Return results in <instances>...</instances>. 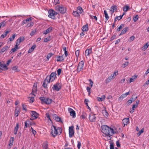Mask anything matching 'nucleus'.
<instances>
[{"instance_id":"obj_1","label":"nucleus","mask_w":149,"mask_h":149,"mask_svg":"<svg viewBox=\"0 0 149 149\" xmlns=\"http://www.w3.org/2000/svg\"><path fill=\"white\" fill-rule=\"evenodd\" d=\"M101 130L105 135H110V133H112V128L107 125L102 126L101 127Z\"/></svg>"},{"instance_id":"obj_2","label":"nucleus","mask_w":149,"mask_h":149,"mask_svg":"<svg viewBox=\"0 0 149 149\" xmlns=\"http://www.w3.org/2000/svg\"><path fill=\"white\" fill-rule=\"evenodd\" d=\"M56 10L61 14H64L66 11V8L63 6L57 5L55 7Z\"/></svg>"},{"instance_id":"obj_3","label":"nucleus","mask_w":149,"mask_h":149,"mask_svg":"<svg viewBox=\"0 0 149 149\" xmlns=\"http://www.w3.org/2000/svg\"><path fill=\"white\" fill-rule=\"evenodd\" d=\"M39 99L41 101V103L42 104H49L52 102V100L49 98L40 97Z\"/></svg>"},{"instance_id":"obj_4","label":"nucleus","mask_w":149,"mask_h":149,"mask_svg":"<svg viewBox=\"0 0 149 149\" xmlns=\"http://www.w3.org/2000/svg\"><path fill=\"white\" fill-rule=\"evenodd\" d=\"M56 72L52 73L50 76H47L45 79V81H47L48 83H49L51 81L52 82L56 78Z\"/></svg>"},{"instance_id":"obj_5","label":"nucleus","mask_w":149,"mask_h":149,"mask_svg":"<svg viewBox=\"0 0 149 149\" xmlns=\"http://www.w3.org/2000/svg\"><path fill=\"white\" fill-rule=\"evenodd\" d=\"M61 84L58 82H57L53 85L52 87V89L53 91H58L61 89Z\"/></svg>"},{"instance_id":"obj_6","label":"nucleus","mask_w":149,"mask_h":149,"mask_svg":"<svg viewBox=\"0 0 149 149\" xmlns=\"http://www.w3.org/2000/svg\"><path fill=\"white\" fill-rule=\"evenodd\" d=\"M49 15L48 16L53 19H55V17L58 14V13L56 12L55 11L53 10H49L48 11Z\"/></svg>"},{"instance_id":"obj_7","label":"nucleus","mask_w":149,"mask_h":149,"mask_svg":"<svg viewBox=\"0 0 149 149\" xmlns=\"http://www.w3.org/2000/svg\"><path fill=\"white\" fill-rule=\"evenodd\" d=\"M84 62L83 61H82L79 63L77 69L76 70L77 72H79L82 70L84 68Z\"/></svg>"},{"instance_id":"obj_8","label":"nucleus","mask_w":149,"mask_h":149,"mask_svg":"<svg viewBox=\"0 0 149 149\" xmlns=\"http://www.w3.org/2000/svg\"><path fill=\"white\" fill-rule=\"evenodd\" d=\"M30 114L31 115V117L30 118V119L31 120H33L37 118L39 116V114L35 111H31Z\"/></svg>"},{"instance_id":"obj_9","label":"nucleus","mask_w":149,"mask_h":149,"mask_svg":"<svg viewBox=\"0 0 149 149\" xmlns=\"http://www.w3.org/2000/svg\"><path fill=\"white\" fill-rule=\"evenodd\" d=\"M53 127L54 128V130H52V131L51 132V134L54 137H55L58 134V132L57 131V127L53 125Z\"/></svg>"},{"instance_id":"obj_10","label":"nucleus","mask_w":149,"mask_h":149,"mask_svg":"<svg viewBox=\"0 0 149 149\" xmlns=\"http://www.w3.org/2000/svg\"><path fill=\"white\" fill-rule=\"evenodd\" d=\"M73 128V126H71L69 127V136L70 138L71 137L74 135V131Z\"/></svg>"},{"instance_id":"obj_11","label":"nucleus","mask_w":149,"mask_h":149,"mask_svg":"<svg viewBox=\"0 0 149 149\" xmlns=\"http://www.w3.org/2000/svg\"><path fill=\"white\" fill-rule=\"evenodd\" d=\"M68 111L70 113V115L72 116L73 118H75L76 117V113L75 111L72 108H69Z\"/></svg>"},{"instance_id":"obj_12","label":"nucleus","mask_w":149,"mask_h":149,"mask_svg":"<svg viewBox=\"0 0 149 149\" xmlns=\"http://www.w3.org/2000/svg\"><path fill=\"white\" fill-rule=\"evenodd\" d=\"M89 119L91 122H95L96 120V117L95 114H91L89 115Z\"/></svg>"},{"instance_id":"obj_13","label":"nucleus","mask_w":149,"mask_h":149,"mask_svg":"<svg viewBox=\"0 0 149 149\" xmlns=\"http://www.w3.org/2000/svg\"><path fill=\"white\" fill-rule=\"evenodd\" d=\"M92 53V49L91 48L87 49L86 50L85 52V55L86 56H89L90 54Z\"/></svg>"},{"instance_id":"obj_14","label":"nucleus","mask_w":149,"mask_h":149,"mask_svg":"<svg viewBox=\"0 0 149 149\" xmlns=\"http://www.w3.org/2000/svg\"><path fill=\"white\" fill-rule=\"evenodd\" d=\"M37 91V85L35 84H34L33 86V87L32 89V92L31 93L33 94L34 96H35V95H34V94L35 93H36Z\"/></svg>"},{"instance_id":"obj_15","label":"nucleus","mask_w":149,"mask_h":149,"mask_svg":"<svg viewBox=\"0 0 149 149\" xmlns=\"http://www.w3.org/2000/svg\"><path fill=\"white\" fill-rule=\"evenodd\" d=\"M53 28L52 27H50L47 29L46 30L44 31L43 34L46 35L47 34L52 32V30Z\"/></svg>"},{"instance_id":"obj_16","label":"nucleus","mask_w":149,"mask_h":149,"mask_svg":"<svg viewBox=\"0 0 149 149\" xmlns=\"http://www.w3.org/2000/svg\"><path fill=\"white\" fill-rule=\"evenodd\" d=\"M103 109L102 110V113L104 116L107 118L109 114L107 111L106 110L105 107H103Z\"/></svg>"},{"instance_id":"obj_17","label":"nucleus","mask_w":149,"mask_h":149,"mask_svg":"<svg viewBox=\"0 0 149 149\" xmlns=\"http://www.w3.org/2000/svg\"><path fill=\"white\" fill-rule=\"evenodd\" d=\"M129 121V118H124L123 120V123L124 125H127Z\"/></svg>"},{"instance_id":"obj_18","label":"nucleus","mask_w":149,"mask_h":149,"mask_svg":"<svg viewBox=\"0 0 149 149\" xmlns=\"http://www.w3.org/2000/svg\"><path fill=\"white\" fill-rule=\"evenodd\" d=\"M53 117L57 121L59 122H62L61 118L58 116L56 114H54L53 115Z\"/></svg>"},{"instance_id":"obj_19","label":"nucleus","mask_w":149,"mask_h":149,"mask_svg":"<svg viewBox=\"0 0 149 149\" xmlns=\"http://www.w3.org/2000/svg\"><path fill=\"white\" fill-rule=\"evenodd\" d=\"M88 30V24H86L85 25H84L82 28V30L83 31H87Z\"/></svg>"},{"instance_id":"obj_20","label":"nucleus","mask_w":149,"mask_h":149,"mask_svg":"<svg viewBox=\"0 0 149 149\" xmlns=\"http://www.w3.org/2000/svg\"><path fill=\"white\" fill-rule=\"evenodd\" d=\"M64 60V58L63 57V56H59L57 57V59L56 61L58 62L62 61Z\"/></svg>"},{"instance_id":"obj_21","label":"nucleus","mask_w":149,"mask_h":149,"mask_svg":"<svg viewBox=\"0 0 149 149\" xmlns=\"http://www.w3.org/2000/svg\"><path fill=\"white\" fill-rule=\"evenodd\" d=\"M128 27H126L124 28L120 34V35H123L125 33H126V32L128 31Z\"/></svg>"},{"instance_id":"obj_22","label":"nucleus","mask_w":149,"mask_h":149,"mask_svg":"<svg viewBox=\"0 0 149 149\" xmlns=\"http://www.w3.org/2000/svg\"><path fill=\"white\" fill-rule=\"evenodd\" d=\"M36 47V46L35 45H33L31 48L29 49L28 51V53H29L32 52Z\"/></svg>"},{"instance_id":"obj_23","label":"nucleus","mask_w":149,"mask_h":149,"mask_svg":"<svg viewBox=\"0 0 149 149\" xmlns=\"http://www.w3.org/2000/svg\"><path fill=\"white\" fill-rule=\"evenodd\" d=\"M19 123H17L16 124V126L15 128L14 131V134L15 135H16L17 134V132L19 128Z\"/></svg>"},{"instance_id":"obj_24","label":"nucleus","mask_w":149,"mask_h":149,"mask_svg":"<svg viewBox=\"0 0 149 149\" xmlns=\"http://www.w3.org/2000/svg\"><path fill=\"white\" fill-rule=\"evenodd\" d=\"M48 144L47 142H44L42 145L43 149H48Z\"/></svg>"},{"instance_id":"obj_25","label":"nucleus","mask_w":149,"mask_h":149,"mask_svg":"<svg viewBox=\"0 0 149 149\" xmlns=\"http://www.w3.org/2000/svg\"><path fill=\"white\" fill-rule=\"evenodd\" d=\"M137 107L136 106L135 104H133L132 109L130 110V113L131 114L132 113L134 112V111L135 110V108Z\"/></svg>"},{"instance_id":"obj_26","label":"nucleus","mask_w":149,"mask_h":149,"mask_svg":"<svg viewBox=\"0 0 149 149\" xmlns=\"http://www.w3.org/2000/svg\"><path fill=\"white\" fill-rule=\"evenodd\" d=\"M77 10L79 14H81L82 12H83V10L82 8L79 6L77 8Z\"/></svg>"},{"instance_id":"obj_27","label":"nucleus","mask_w":149,"mask_h":149,"mask_svg":"<svg viewBox=\"0 0 149 149\" xmlns=\"http://www.w3.org/2000/svg\"><path fill=\"white\" fill-rule=\"evenodd\" d=\"M9 48V47L7 46H5L3 47L1 49V52L2 53L4 52H5L7 51Z\"/></svg>"},{"instance_id":"obj_28","label":"nucleus","mask_w":149,"mask_h":149,"mask_svg":"<svg viewBox=\"0 0 149 149\" xmlns=\"http://www.w3.org/2000/svg\"><path fill=\"white\" fill-rule=\"evenodd\" d=\"M30 123V121L29 120H27L25 122V126L24 127V128H26L29 127Z\"/></svg>"},{"instance_id":"obj_29","label":"nucleus","mask_w":149,"mask_h":149,"mask_svg":"<svg viewBox=\"0 0 149 149\" xmlns=\"http://www.w3.org/2000/svg\"><path fill=\"white\" fill-rule=\"evenodd\" d=\"M149 46V44L147 43L146 44L144 45L142 47V50L145 51L148 48Z\"/></svg>"},{"instance_id":"obj_30","label":"nucleus","mask_w":149,"mask_h":149,"mask_svg":"<svg viewBox=\"0 0 149 149\" xmlns=\"http://www.w3.org/2000/svg\"><path fill=\"white\" fill-rule=\"evenodd\" d=\"M10 31H10L6 30V32L5 33H3L1 36V37H2L3 38H4L5 37H6L8 34L9 32Z\"/></svg>"},{"instance_id":"obj_31","label":"nucleus","mask_w":149,"mask_h":149,"mask_svg":"<svg viewBox=\"0 0 149 149\" xmlns=\"http://www.w3.org/2000/svg\"><path fill=\"white\" fill-rule=\"evenodd\" d=\"M0 68L2 70H5V69L8 70V68H7L6 65H3L2 64L1 65Z\"/></svg>"},{"instance_id":"obj_32","label":"nucleus","mask_w":149,"mask_h":149,"mask_svg":"<svg viewBox=\"0 0 149 149\" xmlns=\"http://www.w3.org/2000/svg\"><path fill=\"white\" fill-rule=\"evenodd\" d=\"M104 13L105 15V19L106 21H107L109 18V17L107 13V11L106 10H104Z\"/></svg>"},{"instance_id":"obj_33","label":"nucleus","mask_w":149,"mask_h":149,"mask_svg":"<svg viewBox=\"0 0 149 149\" xmlns=\"http://www.w3.org/2000/svg\"><path fill=\"white\" fill-rule=\"evenodd\" d=\"M73 14L75 17H78L79 16V14L77 12V10L76 11H73Z\"/></svg>"},{"instance_id":"obj_34","label":"nucleus","mask_w":149,"mask_h":149,"mask_svg":"<svg viewBox=\"0 0 149 149\" xmlns=\"http://www.w3.org/2000/svg\"><path fill=\"white\" fill-rule=\"evenodd\" d=\"M123 17V15H120L119 16H117L114 19L115 22L116 20H119L121 19Z\"/></svg>"},{"instance_id":"obj_35","label":"nucleus","mask_w":149,"mask_h":149,"mask_svg":"<svg viewBox=\"0 0 149 149\" xmlns=\"http://www.w3.org/2000/svg\"><path fill=\"white\" fill-rule=\"evenodd\" d=\"M124 27V24H121L119 26L117 29V30L118 31H120Z\"/></svg>"},{"instance_id":"obj_36","label":"nucleus","mask_w":149,"mask_h":149,"mask_svg":"<svg viewBox=\"0 0 149 149\" xmlns=\"http://www.w3.org/2000/svg\"><path fill=\"white\" fill-rule=\"evenodd\" d=\"M57 131L58 132V134L60 135L62 132V130L60 127H57Z\"/></svg>"},{"instance_id":"obj_37","label":"nucleus","mask_w":149,"mask_h":149,"mask_svg":"<svg viewBox=\"0 0 149 149\" xmlns=\"http://www.w3.org/2000/svg\"><path fill=\"white\" fill-rule=\"evenodd\" d=\"M112 79V77L111 76L109 77L106 80V83L108 84L109 83Z\"/></svg>"},{"instance_id":"obj_38","label":"nucleus","mask_w":149,"mask_h":149,"mask_svg":"<svg viewBox=\"0 0 149 149\" xmlns=\"http://www.w3.org/2000/svg\"><path fill=\"white\" fill-rule=\"evenodd\" d=\"M53 55V54H52L51 53H49L47 56V60H49V58Z\"/></svg>"},{"instance_id":"obj_39","label":"nucleus","mask_w":149,"mask_h":149,"mask_svg":"<svg viewBox=\"0 0 149 149\" xmlns=\"http://www.w3.org/2000/svg\"><path fill=\"white\" fill-rule=\"evenodd\" d=\"M105 97L104 95H103L101 97H98V100L99 101H103L105 99Z\"/></svg>"},{"instance_id":"obj_40","label":"nucleus","mask_w":149,"mask_h":149,"mask_svg":"<svg viewBox=\"0 0 149 149\" xmlns=\"http://www.w3.org/2000/svg\"><path fill=\"white\" fill-rule=\"evenodd\" d=\"M33 25V22H31L27 24V25L26 26L27 27H30L32 26Z\"/></svg>"},{"instance_id":"obj_41","label":"nucleus","mask_w":149,"mask_h":149,"mask_svg":"<svg viewBox=\"0 0 149 149\" xmlns=\"http://www.w3.org/2000/svg\"><path fill=\"white\" fill-rule=\"evenodd\" d=\"M118 74V72L117 70L115 71L113 73L112 75V78H115L116 75Z\"/></svg>"},{"instance_id":"obj_42","label":"nucleus","mask_w":149,"mask_h":149,"mask_svg":"<svg viewBox=\"0 0 149 149\" xmlns=\"http://www.w3.org/2000/svg\"><path fill=\"white\" fill-rule=\"evenodd\" d=\"M118 132V131L115 127L112 128V134H116Z\"/></svg>"},{"instance_id":"obj_43","label":"nucleus","mask_w":149,"mask_h":149,"mask_svg":"<svg viewBox=\"0 0 149 149\" xmlns=\"http://www.w3.org/2000/svg\"><path fill=\"white\" fill-rule=\"evenodd\" d=\"M126 96L125 94L122 95L119 97V100H122L125 97H126Z\"/></svg>"},{"instance_id":"obj_44","label":"nucleus","mask_w":149,"mask_h":149,"mask_svg":"<svg viewBox=\"0 0 149 149\" xmlns=\"http://www.w3.org/2000/svg\"><path fill=\"white\" fill-rule=\"evenodd\" d=\"M128 64L129 62L127 61L126 62L124 63L122 65V67H123V68H125L126 66H127L128 65Z\"/></svg>"},{"instance_id":"obj_45","label":"nucleus","mask_w":149,"mask_h":149,"mask_svg":"<svg viewBox=\"0 0 149 149\" xmlns=\"http://www.w3.org/2000/svg\"><path fill=\"white\" fill-rule=\"evenodd\" d=\"M129 6L127 5H126L123 10L124 11L126 12L129 10Z\"/></svg>"},{"instance_id":"obj_46","label":"nucleus","mask_w":149,"mask_h":149,"mask_svg":"<svg viewBox=\"0 0 149 149\" xmlns=\"http://www.w3.org/2000/svg\"><path fill=\"white\" fill-rule=\"evenodd\" d=\"M15 115L16 116V117H17L19 113H20V112L18 110H16L15 111Z\"/></svg>"},{"instance_id":"obj_47","label":"nucleus","mask_w":149,"mask_h":149,"mask_svg":"<svg viewBox=\"0 0 149 149\" xmlns=\"http://www.w3.org/2000/svg\"><path fill=\"white\" fill-rule=\"evenodd\" d=\"M117 7L116 6H112V13L114 11H116L117 10Z\"/></svg>"},{"instance_id":"obj_48","label":"nucleus","mask_w":149,"mask_h":149,"mask_svg":"<svg viewBox=\"0 0 149 149\" xmlns=\"http://www.w3.org/2000/svg\"><path fill=\"white\" fill-rule=\"evenodd\" d=\"M139 18V16L138 15H136L133 18V20L134 22H136L138 20Z\"/></svg>"},{"instance_id":"obj_49","label":"nucleus","mask_w":149,"mask_h":149,"mask_svg":"<svg viewBox=\"0 0 149 149\" xmlns=\"http://www.w3.org/2000/svg\"><path fill=\"white\" fill-rule=\"evenodd\" d=\"M27 105L26 104H22V109L23 110H24L25 111H27V109H26Z\"/></svg>"},{"instance_id":"obj_50","label":"nucleus","mask_w":149,"mask_h":149,"mask_svg":"<svg viewBox=\"0 0 149 149\" xmlns=\"http://www.w3.org/2000/svg\"><path fill=\"white\" fill-rule=\"evenodd\" d=\"M143 132V129H142L140 131H139L137 133V135L138 136L140 135Z\"/></svg>"},{"instance_id":"obj_51","label":"nucleus","mask_w":149,"mask_h":149,"mask_svg":"<svg viewBox=\"0 0 149 149\" xmlns=\"http://www.w3.org/2000/svg\"><path fill=\"white\" fill-rule=\"evenodd\" d=\"M15 37V35L13 34V35L12 37H10L9 38V39L10 41H13L14 40Z\"/></svg>"},{"instance_id":"obj_52","label":"nucleus","mask_w":149,"mask_h":149,"mask_svg":"<svg viewBox=\"0 0 149 149\" xmlns=\"http://www.w3.org/2000/svg\"><path fill=\"white\" fill-rule=\"evenodd\" d=\"M90 18L91 19H95L96 20V21L97 20V17L96 16H93L92 15H89Z\"/></svg>"},{"instance_id":"obj_53","label":"nucleus","mask_w":149,"mask_h":149,"mask_svg":"<svg viewBox=\"0 0 149 149\" xmlns=\"http://www.w3.org/2000/svg\"><path fill=\"white\" fill-rule=\"evenodd\" d=\"M46 117L48 119L50 120V121L52 122V121L50 118L49 114L48 113H46Z\"/></svg>"},{"instance_id":"obj_54","label":"nucleus","mask_w":149,"mask_h":149,"mask_svg":"<svg viewBox=\"0 0 149 149\" xmlns=\"http://www.w3.org/2000/svg\"><path fill=\"white\" fill-rule=\"evenodd\" d=\"M89 81L90 82V86L91 87V88L92 87V86H93V81H92V80L91 79H89Z\"/></svg>"},{"instance_id":"obj_55","label":"nucleus","mask_w":149,"mask_h":149,"mask_svg":"<svg viewBox=\"0 0 149 149\" xmlns=\"http://www.w3.org/2000/svg\"><path fill=\"white\" fill-rule=\"evenodd\" d=\"M78 144L77 147L78 149H80V147L81 146V144L80 141H78Z\"/></svg>"},{"instance_id":"obj_56","label":"nucleus","mask_w":149,"mask_h":149,"mask_svg":"<svg viewBox=\"0 0 149 149\" xmlns=\"http://www.w3.org/2000/svg\"><path fill=\"white\" fill-rule=\"evenodd\" d=\"M107 136V139L108 140H111V136H112L111 135V134L110 133V135H106Z\"/></svg>"},{"instance_id":"obj_57","label":"nucleus","mask_w":149,"mask_h":149,"mask_svg":"<svg viewBox=\"0 0 149 149\" xmlns=\"http://www.w3.org/2000/svg\"><path fill=\"white\" fill-rule=\"evenodd\" d=\"M61 69H58L57 70V74L59 76L61 72Z\"/></svg>"},{"instance_id":"obj_58","label":"nucleus","mask_w":149,"mask_h":149,"mask_svg":"<svg viewBox=\"0 0 149 149\" xmlns=\"http://www.w3.org/2000/svg\"><path fill=\"white\" fill-rule=\"evenodd\" d=\"M116 144L117 147L118 148H120V143L118 140L116 142Z\"/></svg>"},{"instance_id":"obj_59","label":"nucleus","mask_w":149,"mask_h":149,"mask_svg":"<svg viewBox=\"0 0 149 149\" xmlns=\"http://www.w3.org/2000/svg\"><path fill=\"white\" fill-rule=\"evenodd\" d=\"M46 81H45V80L44 81V82L43 84H42V86L45 88H47V85L45 83V82Z\"/></svg>"},{"instance_id":"obj_60","label":"nucleus","mask_w":149,"mask_h":149,"mask_svg":"<svg viewBox=\"0 0 149 149\" xmlns=\"http://www.w3.org/2000/svg\"><path fill=\"white\" fill-rule=\"evenodd\" d=\"M88 101H89L88 100L86 99H85L84 100L85 104H86L87 106H88Z\"/></svg>"},{"instance_id":"obj_61","label":"nucleus","mask_w":149,"mask_h":149,"mask_svg":"<svg viewBox=\"0 0 149 149\" xmlns=\"http://www.w3.org/2000/svg\"><path fill=\"white\" fill-rule=\"evenodd\" d=\"M79 50H77L75 52V54H76L77 57L79 56Z\"/></svg>"},{"instance_id":"obj_62","label":"nucleus","mask_w":149,"mask_h":149,"mask_svg":"<svg viewBox=\"0 0 149 149\" xmlns=\"http://www.w3.org/2000/svg\"><path fill=\"white\" fill-rule=\"evenodd\" d=\"M87 116V115L86 113L83 114L81 116V117L83 119L85 118Z\"/></svg>"},{"instance_id":"obj_63","label":"nucleus","mask_w":149,"mask_h":149,"mask_svg":"<svg viewBox=\"0 0 149 149\" xmlns=\"http://www.w3.org/2000/svg\"><path fill=\"white\" fill-rule=\"evenodd\" d=\"M18 39L19 40H20L22 42L24 40V37H20L19 38H18Z\"/></svg>"},{"instance_id":"obj_64","label":"nucleus","mask_w":149,"mask_h":149,"mask_svg":"<svg viewBox=\"0 0 149 149\" xmlns=\"http://www.w3.org/2000/svg\"><path fill=\"white\" fill-rule=\"evenodd\" d=\"M59 3V0H54V3L55 4H56Z\"/></svg>"}]
</instances>
